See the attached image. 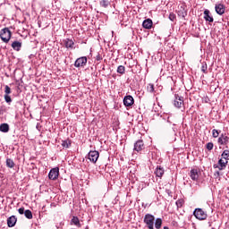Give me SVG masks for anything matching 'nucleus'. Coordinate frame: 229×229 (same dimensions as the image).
<instances>
[{
  "label": "nucleus",
  "mask_w": 229,
  "mask_h": 229,
  "mask_svg": "<svg viewBox=\"0 0 229 229\" xmlns=\"http://www.w3.org/2000/svg\"><path fill=\"white\" fill-rule=\"evenodd\" d=\"M143 223L148 229H160L162 228V218H157L151 214H146L143 219Z\"/></svg>",
  "instance_id": "f257e3e1"
},
{
  "label": "nucleus",
  "mask_w": 229,
  "mask_h": 229,
  "mask_svg": "<svg viewBox=\"0 0 229 229\" xmlns=\"http://www.w3.org/2000/svg\"><path fill=\"white\" fill-rule=\"evenodd\" d=\"M0 38L3 40V42H5V44H8L10 42V39L12 38V31H10V29L4 28L0 31Z\"/></svg>",
  "instance_id": "f03ea898"
},
{
  "label": "nucleus",
  "mask_w": 229,
  "mask_h": 229,
  "mask_svg": "<svg viewBox=\"0 0 229 229\" xmlns=\"http://www.w3.org/2000/svg\"><path fill=\"white\" fill-rule=\"evenodd\" d=\"M193 216L196 217V219H199V221H205V219L208 217V215H207V213L199 208H195Z\"/></svg>",
  "instance_id": "7ed1b4c3"
},
{
  "label": "nucleus",
  "mask_w": 229,
  "mask_h": 229,
  "mask_svg": "<svg viewBox=\"0 0 229 229\" xmlns=\"http://www.w3.org/2000/svg\"><path fill=\"white\" fill-rule=\"evenodd\" d=\"M226 165H228V160L220 158L218 160V164L214 165L213 167H214V169H219V171H223V170L226 169Z\"/></svg>",
  "instance_id": "20e7f679"
},
{
  "label": "nucleus",
  "mask_w": 229,
  "mask_h": 229,
  "mask_svg": "<svg viewBox=\"0 0 229 229\" xmlns=\"http://www.w3.org/2000/svg\"><path fill=\"white\" fill-rule=\"evenodd\" d=\"M88 158L90 162L96 164L98 162V158H99V152L97 150L89 151L88 154Z\"/></svg>",
  "instance_id": "39448f33"
},
{
  "label": "nucleus",
  "mask_w": 229,
  "mask_h": 229,
  "mask_svg": "<svg viewBox=\"0 0 229 229\" xmlns=\"http://www.w3.org/2000/svg\"><path fill=\"white\" fill-rule=\"evenodd\" d=\"M174 106H175V108H182V106H183V97L175 94L174 99Z\"/></svg>",
  "instance_id": "423d86ee"
},
{
  "label": "nucleus",
  "mask_w": 229,
  "mask_h": 229,
  "mask_svg": "<svg viewBox=\"0 0 229 229\" xmlns=\"http://www.w3.org/2000/svg\"><path fill=\"white\" fill-rule=\"evenodd\" d=\"M60 174V169L58 167L52 168L48 174L49 180H56Z\"/></svg>",
  "instance_id": "0eeeda50"
},
{
  "label": "nucleus",
  "mask_w": 229,
  "mask_h": 229,
  "mask_svg": "<svg viewBox=\"0 0 229 229\" xmlns=\"http://www.w3.org/2000/svg\"><path fill=\"white\" fill-rule=\"evenodd\" d=\"M86 65L87 56L79 57L74 63V67H85Z\"/></svg>",
  "instance_id": "6e6552de"
},
{
  "label": "nucleus",
  "mask_w": 229,
  "mask_h": 229,
  "mask_svg": "<svg viewBox=\"0 0 229 229\" xmlns=\"http://www.w3.org/2000/svg\"><path fill=\"white\" fill-rule=\"evenodd\" d=\"M133 103H135V99H133V97H131V95H128L123 98L124 106H133Z\"/></svg>",
  "instance_id": "1a4fd4ad"
},
{
  "label": "nucleus",
  "mask_w": 229,
  "mask_h": 229,
  "mask_svg": "<svg viewBox=\"0 0 229 229\" xmlns=\"http://www.w3.org/2000/svg\"><path fill=\"white\" fill-rule=\"evenodd\" d=\"M144 149V141L142 140H139L134 143L133 151H137V153H140Z\"/></svg>",
  "instance_id": "9d476101"
},
{
  "label": "nucleus",
  "mask_w": 229,
  "mask_h": 229,
  "mask_svg": "<svg viewBox=\"0 0 229 229\" xmlns=\"http://www.w3.org/2000/svg\"><path fill=\"white\" fill-rule=\"evenodd\" d=\"M190 178H191L193 182H198V180L199 179V172L198 171V169L193 168L191 170Z\"/></svg>",
  "instance_id": "9b49d317"
},
{
  "label": "nucleus",
  "mask_w": 229,
  "mask_h": 229,
  "mask_svg": "<svg viewBox=\"0 0 229 229\" xmlns=\"http://www.w3.org/2000/svg\"><path fill=\"white\" fill-rule=\"evenodd\" d=\"M16 224L17 217H15V216H12L7 218V225L9 226V228H13V226H15Z\"/></svg>",
  "instance_id": "f8f14e48"
},
{
  "label": "nucleus",
  "mask_w": 229,
  "mask_h": 229,
  "mask_svg": "<svg viewBox=\"0 0 229 229\" xmlns=\"http://www.w3.org/2000/svg\"><path fill=\"white\" fill-rule=\"evenodd\" d=\"M215 10L218 15H223V13H225V4H216Z\"/></svg>",
  "instance_id": "ddd939ff"
},
{
  "label": "nucleus",
  "mask_w": 229,
  "mask_h": 229,
  "mask_svg": "<svg viewBox=\"0 0 229 229\" xmlns=\"http://www.w3.org/2000/svg\"><path fill=\"white\" fill-rule=\"evenodd\" d=\"M142 26L145 30H151L153 28V21L151 19H146L142 22Z\"/></svg>",
  "instance_id": "4468645a"
},
{
  "label": "nucleus",
  "mask_w": 229,
  "mask_h": 229,
  "mask_svg": "<svg viewBox=\"0 0 229 229\" xmlns=\"http://www.w3.org/2000/svg\"><path fill=\"white\" fill-rule=\"evenodd\" d=\"M204 19L208 22H214V17L210 15V11H208V9L204 11Z\"/></svg>",
  "instance_id": "2eb2a0df"
},
{
  "label": "nucleus",
  "mask_w": 229,
  "mask_h": 229,
  "mask_svg": "<svg viewBox=\"0 0 229 229\" xmlns=\"http://www.w3.org/2000/svg\"><path fill=\"white\" fill-rule=\"evenodd\" d=\"M229 142L228 136H224L223 134L218 138V144H221L222 146H226Z\"/></svg>",
  "instance_id": "dca6fc26"
},
{
  "label": "nucleus",
  "mask_w": 229,
  "mask_h": 229,
  "mask_svg": "<svg viewBox=\"0 0 229 229\" xmlns=\"http://www.w3.org/2000/svg\"><path fill=\"white\" fill-rule=\"evenodd\" d=\"M64 46L67 47V49H74V41L70 38L64 39Z\"/></svg>",
  "instance_id": "f3484780"
},
{
  "label": "nucleus",
  "mask_w": 229,
  "mask_h": 229,
  "mask_svg": "<svg viewBox=\"0 0 229 229\" xmlns=\"http://www.w3.org/2000/svg\"><path fill=\"white\" fill-rule=\"evenodd\" d=\"M164 173H165L164 167L157 166L156 168L155 174L156 176H157V178H162V176H164Z\"/></svg>",
  "instance_id": "a211bd4d"
},
{
  "label": "nucleus",
  "mask_w": 229,
  "mask_h": 229,
  "mask_svg": "<svg viewBox=\"0 0 229 229\" xmlns=\"http://www.w3.org/2000/svg\"><path fill=\"white\" fill-rule=\"evenodd\" d=\"M71 225H74L77 228H81V224L80 223V218H78V216H72Z\"/></svg>",
  "instance_id": "6ab92c4d"
},
{
  "label": "nucleus",
  "mask_w": 229,
  "mask_h": 229,
  "mask_svg": "<svg viewBox=\"0 0 229 229\" xmlns=\"http://www.w3.org/2000/svg\"><path fill=\"white\" fill-rule=\"evenodd\" d=\"M0 131L3 133H8L10 131V125H8V123L0 124Z\"/></svg>",
  "instance_id": "aec40b11"
},
{
  "label": "nucleus",
  "mask_w": 229,
  "mask_h": 229,
  "mask_svg": "<svg viewBox=\"0 0 229 229\" xmlns=\"http://www.w3.org/2000/svg\"><path fill=\"white\" fill-rule=\"evenodd\" d=\"M12 47L13 49H14L15 51H21V47H22V43L19 42V41H14L12 44Z\"/></svg>",
  "instance_id": "412c9836"
},
{
  "label": "nucleus",
  "mask_w": 229,
  "mask_h": 229,
  "mask_svg": "<svg viewBox=\"0 0 229 229\" xmlns=\"http://www.w3.org/2000/svg\"><path fill=\"white\" fill-rule=\"evenodd\" d=\"M6 165H7V167H10L12 169L13 167H15V163H13V159L7 158L6 159Z\"/></svg>",
  "instance_id": "4be33fe9"
},
{
  "label": "nucleus",
  "mask_w": 229,
  "mask_h": 229,
  "mask_svg": "<svg viewBox=\"0 0 229 229\" xmlns=\"http://www.w3.org/2000/svg\"><path fill=\"white\" fill-rule=\"evenodd\" d=\"M24 216L27 219H33V213L30 209L25 210Z\"/></svg>",
  "instance_id": "5701e85b"
},
{
  "label": "nucleus",
  "mask_w": 229,
  "mask_h": 229,
  "mask_svg": "<svg viewBox=\"0 0 229 229\" xmlns=\"http://www.w3.org/2000/svg\"><path fill=\"white\" fill-rule=\"evenodd\" d=\"M221 157H222V159L228 161L229 160V150H224Z\"/></svg>",
  "instance_id": "b1692460"
},
{
  "label": "nucleus",
  "mask_w": 229,
  "mask_h": 229,
  "mask_svg": "<svg viewBox=\"0 0 229 229\" xmlns=\"http://www.w3.org/2000/svg\"><path fill=\"white\" fill-rule=\"evenodd\" d=\"M183 203H185V200H183V199H180L175 202V205L178 208H182V207H183Z\"/></svg>",
  "instance_id": "393cba45"
},
{
  "label": "nucleus",
  "mask_w": 229,
  "mask_h": 229,
  "mask_svg": "<svg viewBox=\"0 0 229 229\" xmlns=\"http://www.w3.org/2000/svg\"><path fill=\"white\" fill-rule=\"evenodd\" d=\"M108 4H110V2L108 0L100 1V6H102L103 8H108Z\"/></svg>",
  "instance_id": "a878e982"
},
{
  "label": "nucleus",
  "mask_w": 229,
  "mask_h": 229,
  "mask_svg": "<svg viewBox=\"0 0 229 229\" xmlns=\"http://www.w3.org/2000/svg\"><path fill=\"white\" fill-rule=\"evenodd\" d=\"M148 92H150V94H153L155 92V85L152 83L148 84L147 87Z\"/></svg>",
  "instance_id": "bb28decb"
},
{
  "label": "nucleus",
  "mask_w": 229,
  "mask_h": 229,
  "mask_svg": "<svg viewBox=\"0 0 229 229\" xmlns=\"http://www.w3.org/2000/svg\"><path fill=\"white\" fill-rule=\"evenodd\" d=\"M207 70H208V66H207V63H202L201 64V71L202 72H204V74H207Z\"/></svg>",
  "instance_id": "cd10ccee"
},
{
  "label": "nucleus",
  "mask_w": 229,
  "mask_h": 229,
  "mask_svg": "<svg viewBox=\"0 0 229 229\" xmlns=\"http://www.w3.org/2000/svg\"><path fill=\"white\" fill-rule=\"evenodd\" d=\"M124 72H125L124 66H123V65L118 66V68H117V72H118L119 74H124Z\"/></svg>",
  "instance_id": "c85d7f7f"
},
{
  "label": "nucleus",
  "mask_w": 229,
  "mask_h": 229,
  "mask_svg": "<svg viewBox=\"0 0 229 229\" xmlns=\"http://www.w3.org/2000/svg\"><path fill=\"white\" fill-rule=\"evenodd\" d=\"M62 146H63V148H70V146H71V141L70 140H63V142H62Z\"/></svg>",
  "instance_id": "c756f323"
},
{
  "label": "nucleus",
  "mask_w": 229,
  "mask_h": 229,
  "mask_svg": "<svg viewBox=\"0 0 229 229\" xmlns=\"http://www.w3.org/2000/svg\"><path fill=\"white\" fill-rule=\"evenodd\" d=\"M206 148L208 151H212V149H214V143L212 142H208L207 145H206Z\"/></svg>",
  "instance_id": "7c9ffc66"
},
{
  "label": "nucleus",
  "mask_w": 229,
  "mask_h": 229,
  "mask_svg": "<svg viewBox=\"0 0 229 229\" xmlns=\"http://www.w3.org/2000/svg\"><path fill=\"white\" fill-rule=\"evenodd\" d=\"M212 135H213L214 139H217V137H219V131L214 129L212 131Z\"/></svg>",
  "instance_id": "2f4dec72"
},
{
  "label": "nucleus",
  "mask_w": 229,
  "mask_h": 229,
  "mask_svg": "<svg viewBox=\"0 0 229 229\" xmlns=\"http://www.w3.org/2000/svg\"><path fill=\"white\" fill-rule=\"evenodd\" d=\"M4 92H5V96H8L9 94H12V89H10V88L8 87V85H6V86H5Z\"/></svg>",
  "instance_id": "473e14b6"
},
{
  "label": "nucleus",
  "mask_w": 229,
  "mask_h": 229,
  "mask_svg": "<svg viewBox=\"0 0 229 229\" xmlns=\"http://www.w3.org/2000/svg\"><path fill=\"white\" fill-rule=\"evenodd\" d=\"M4 99L7 103H12V98L9 95H4Z\"/></svg>",
  "instance_id": "72a5a7b5"
},
{
  "label": "nucleus",
  "mask_w": 229,
  "mask_h": 229,
  "mask_svg": "<svg viewBox=\"0 0 229 229\" xmlns=\"http://www.w3.org/2000/svg\"><path fill=\"white\" fill-rule=\"evenodd\" d=\"M169 19H170V21H174V19H176V16L173 13H170Z\"/></svg>",
  "instance_id": "f704fd0d"
},
{
  "label": "nucleus",
  "mask_w": 229,
  "mask_h": 229,
  "mask_svg": "<svg viewBox=\"0 0 229 229\" xmlns=\"http://www.w3.org/2000/svg\"><path fill=\"white\" fill-rule=\"evenodd\" d=\"M18 212H19V214H21V215L24 214V213H25L24 208H20L18 209Z\"/></svg>",
  "instance_id": "c9c22d12"
},
{
  "label": "nucleus",
  "mask_w": 229,
  "mask_h": 229,
  "mask_svg": "<svg viewBox=\"0 0 229 229\" xmlns=\"http://www.w3.org/2000/svg\"><path fill=\"white\" fill-rule=\"evenodd\" d=\"M187 15V13H182V17L185 18V16Z\"/></svg>",
  "instance_id": "e433bc0d"
},
{
  "label": "nucleus",
  "mask_w": 229,
  "mask_h": 229,
  "mask_svg": "<svg viewBox=\"0 0 229 229\" xmlns=\"http://www.w3.org/2000/svg\"><path fill=\"white\" fill-rule=\"evenodd\" d=\"M164 229H169V227H167V226H165V227H164Z\"/></svg>",
  "instance_id": "4c0bfd02"
}]
</instances>
